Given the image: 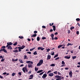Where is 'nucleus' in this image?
Listing matches in <instances>:
<instances>
[{
	"instance_id": "obj_1",
	"label": "nucleus",
	"mask_w": 80,
	"mask_h": 80,
	"mask_svg": "<svg viewBox=\"0 0 80 80\" xmlns=\"http://www.w3.org/2000/svg\"><path fill=\"white\" fill-rule=\"evenodd\" d=\"M22 70L23 71L24 73H26V72H28V69H27V65L25 66V67L23 68Z\"/></svg>"
},
{
	"instance_id": "obj_2",
	"label": "nucleus",
	"mask_w": 80,
	"mask_h": 80,
	"mask_svg": "<svg viewBox=\"0 0 80 80\" xmlns=\"http://www.w3.org/2000/svg\"><path fill=\"white\" fill-rule=\"evenodd\" d=\"M43 60L42 59L40 60L39 63H38L37 64V67H38V66H40L41 65H42V64H43Z\"/></svg>"
},
{
	"instance_id": "obj_3",
	"label": "nucleus",
	"mask_w": 80,
	"mask_h": 80,
	"mask_svg": "<svg viewBox=\"0 0 80 80\" xmlns=\"http://www.w3.org/2000/svg\"><path fill=\"white\" fill-rule=\"evenodd\" d=\"M25 47V46L22 45L21 47H18V48L19 49L18 52H20L22 51L21 50H23Z\"/></svg>"
},
{
	"instance_id": "obj_4",
	"label": "nucleus",
	"mask_w": 80,
	"mask_h": 80,
	"mask_svg": "<svg viewBox=\"0 0 80 80\" xmlns=\"http://www.w3.org/2000/svg\"><path fill=\"white\" fill-rule=\"evenodd\" d=\"M55 78H57L56 79L57 80H61V77L58 75H56L55 76Z\"/></svg>"
},
{
	"instance_id": "obj_5",
	"label": "nucleus",
	"mask_w": 80,
	"mask_h": 80,
	"mask_svg": "<svg viewBox=\"0 0 80 80\" xmlns=\"http://www.w3.org/2000/svg\"><path fill=\"white\" fill-rule=\"evenodd\" d=\"M7 45L6 46V47L7 48L9 45H12L13 44V43H12V42H7Z\"/></svg>"
},
{
	"instance_id": "obj_6",
	"label": "nucleus",
	"mask_w": 80,
	"mask_h": 80,
	"mask_svg": "<svg viewBox=\"0 0 80 80\" xmlns=\"http://www.w3.org/2000/svg\"><path fill=\"white\" fill-rule=\"evenodd\" d=\"M47 77V75L46 74H44L42 76V78H43V79H45V78Z\"/></svg>"
},
{
	"instance_id": "obj_7",
	"label": "nucleus",
	"mask_w": 80,
	"mask_h": 80,
	"mask_svg": "<svg viewBox=\"0 0 80 80\" xmlns=\"http://www.w3.org/2000/svg\"><path fill=\"white\" fill-rule=\"evenodd\" d=\"M26 63H30V64H33V62L30 61H26Z\"/></svg>"
},
{
	"instance_id": "obj_8",
	"label": "nucleus",
	"mask_w": 80,
	"mask_h": 80,
	"mask_svg": "<svg viewBox=\"0 0 80 80\" xmlns=\"http://www.w3.org/2000/svg\"><path fill=\"white\" fill-rule=\"evenodd\" d=\"M70 77H72V71H70L69 73Z\"/></svg>"
},
{
	"instance_id": "obj_9",
	"label": "nucleus",
	"mask_w": 80,
	"mask_h": 80,
	"mask_svg": "<svg viewBox=\"0 0 80 80\" xmlns=\"http://www.w3.org/2000/svg\"><path fill=\"white\" fill-rule=\"evenodd\" d=\"M51 58V56L50 55H48L47 56V60H50Z\"/></svg>"
},
{
	"instance_id": "obj_10",
	"label": "nucleus",
	"mask_w": 80,
	"mask_h": 80,
	"mask_svg": "<svg viewBox=\"0 0 80 80\" xmlns=\"http://www.w3.org/2000/svg\"><path fill=\"white\" fill-rule=\"evenodd\" d=\"M48 76H49V77H53V73H50L49 74Z\"/></svg>"
},
{
	"instance_id": "obj_11",
	"label": "nucleus",
	"mask_w": 80,
	"mask_h": 80,
	"mask_svg": "<svg viewBox=\"0 0 80 80\" xmlns=\"http://www.w3.org/2000/svg\"><path fill=\"white\" fill-rule=\"evenodd\" d=\"M65 58H66L67 59H70V56L68 57V56H66L64 57Z\"/></svg>"
},
{
	"instance_id": "obj_12",
	"label": "nucleus",
	"mask_w": 80,
	"mask_h": 80,
	"mask_svg": "<svg viewBox=\"0 0 80 80\" xmlns=\"http://www.w3.org/2000/svg\"><path fill=\"white\" fill-rule=\"evenodd\" d=\"M8 49H9V50H12V48L10 46H8Z\"/></svg>"
},
{
	"instance_id": "obj_13",
	"label": "nucleus",
	"mask_w": 80,
	"mask_h": 80,
	"mask_svg": "<svg viewBox=\"0 0 80 80\" xmlns=\"http://www.w3.org/2000/svg\"><path fill=\"white\" fill-rule=\"evenodd\" d=\"M28 68H32V65L31 64H28Z\"/></svg>"
},
{
	"instance_id": "obj_14",
	"label": "nucleus",
	"mask_w": 80,
	"mask_h": 80,
	"mask_svg": "<svg viewBox=\"0 0 80 80\" xmlns=\"http://www.w3.org/2000/svg\"><path fill=\"white\" fill-rule=\"evenodd\" d=\"M13 52L14 53H18V51L17 49H16V50H13Z\"/></svg>"
},
{
	"instance_id": "obj_15",
	"label": "nucleus",
	"mask_w": 80,
	"mask_h": 80,
	"mask_svg": "<svg viewBox=\"0 0 80 80\" xmlns=\"http://www.w3.org/2000/svg\"><path fill=\"white\" fill-rule=\"evenodd\" d=\"M43 72V70H40L38 71L37 72V73H41V72Z\"/></svg>"
},
{
	"instance_id": "obj_16",
	"label": "nucleus",
	"mask_w": 80,
	"mask_h": 80,
	"mask_svg": "<svg viewBox=\"0 0 80 80\" xmlns=\"http://www.w3.org/2000/svg\"><path fill=\"white\" fill-rule=\"evenodd\" d=\"M52 27L53 28V30L54 31H55V30H56V28H55V26H52Z\"/></svg>"
},
{
	"instance_id": "obj_17",
	"label": "nucleus",
	"mask_w": 80,
	"mask_h": 80,
	"mask_svg": "<svg viewBox=\"0 0 80 80\" xmlns=\"http://www.w3.org/2000/svg\"><path fill=\"white\" fill-rule=\"evenodd\" d=\"M37 36V34H34L31 36V37H35Z\"/></svg>"
},
{
	"instance_id": "obj_18",
	"label": "nucleus",
	"mask_w": 80,
	"mask_h": 80,
	"mask_svg": "<svg viewBox=\"0 0 80 80\" xmlns=\"http://www.w3.org/2000/svg\"><path fill=\"white\" fill-rule=\"evenodd\" d=\"M19 61L20 63H23V61H22V60H21L20 59H19Z\"/></svg>"
},
{
	"instance_id": "obj_19",
	"label": "nucleus",
	"mask_w": 80,
	"mask_h": 80,
	"mask_svg": "<svg viewBox=\"0 0 80 80\" xmlns=\"http://www.w3.org/2000/svg\"><path fill=\"white\" fill-rule=\"evenodd\" d=\"M63 46V45H60L58 46V48H61V47H62Z\"/></svg>"
},
{
	"instance_id": "obj_20",
	"label": "nucleus",
	"mask_w": 80,
	"mask_h": 80,
	"mask_svg": "<svg viewBox=\"0 0 80 80\" xmlns=\"http://www.w3.org/2000/svg\"><path fill=\"white\" fill-rule=\"evenodd\" d=\"M3 51L4 52H5V53H7V50L5 49H3Z\"/></svg>"
},
{
	"instance_id": "obj_21",
	"label": "nucleus",
	"mask_w": 80,
	"mask_h": 80,
	"mask_svg": "<svg viewBox=\"0 0 80 80\" xmlns=\"http://www.w3.org/2000/svg\"><path fill=\"white\" fill-rule=\"evenodd\" d=\"M73 45V44L68 43L67 45V46H69V45Z\"/></svg>"
},
{
	"instance_id": "obj_22",
	"label": "nucleus",
	"mask_w": 80,
	"mask_h": 80,
	"mask_svg": "<svg viewBox=\"0 0 80 80\" xmlns=\"http://www.w3.org/2000/svg\"><path fill=\"white\" fill-rule=\"evenodd\" d=\"M51 67H55V65L54 64H52L51 65H50Z\"/></svg>"
},
{
	"instance_id": "obj_23",
	"label": "nucleus",
	"mask_w": 80,
	"mask_h": 80,
	"mask_svg": "<svg viewBox=\"0 0 80 80\" xmlns=\"http://www.w3.org/2000/svg\"><path fill=\"white\" fill-rule=\"evenodd\" d=\"M62 65H65V62L63 61H62Z\"/></svg>"
},
{
	"instance_id": "obj_24",
	"label": "nucleus",
	"mask_w": 80,
	"mask_h": 80,
	"mask_svg": "<svg viewBox=\"0 0 80 80\" xmlns=\"http://www.w3.org/2000/svg\"><path fill=\"white\" fill-rule=\"evenodd\" d=\"M17 45V42H16L15 43L13 44V45H14V46H15Z\"/></svg>"
},
{
	"instance_id": "obj_25",
	"label": "nucleus",
	"mask_w": 80,
	"mask_h": 80,
	"mask_svg": "<svg viewBox=\"0 0 80 80\" xmlns=\"http://www.w3.org/2000/svg\"><path fill=\"white\" fill-rule=\"evenodd\" d=\"M24 59H27V56L26 55H25L24 56Z\"/></svg>"
},
{
	"instance_id": "obj_26",
	"label": "nucleus",
	"mask_w": 80,
	"mask_h": 80,
	"mask_svg": "<svg viewBox=\"0 0 80 80\" xmlns=\"http://www.w3.org/2000/svg\"><path fill=\"white\" fill-rule=\"evenodd\" d=\"M35 70L36 72H37V71H38V68H36V67H35Z\"/></svg>"
},
{
	"instance_id": "obj_27",
	"label": "nucleus",
	"mask_w": 80,
	"mask_h": 80,
	"mask_svg": "<svg viewBox=\"0 0 80 80\" xmlns=\"http://www.w3.org/2000/svg\"><path fill=\"white\" fill-rule=\"evenodd\" d=\"M34 49H35V48H34L32 49H30V51H33V50H34Z\"/></svg>"
},
{
	"instance_id": "obj_28",
	"label": "nucleus",
	"mask_w": 80,
	"mask_h": 80,
	"mask_svg": "<svg viewBox=\"0 0 80 80\" xmlns=\"http://www.w3.org/2000/svg\"><path fill=\"white\" fill-rule=\"evenodd\" d=\"M33 55H37V51H35L34 52Z\"/></svg>"
},
{
	"instance_id": "obj_29",
	"label": "nucleus",
	"mask_w": 80,
	"mask_h": 80,
	"mask_svg": "<svg viewBox=\"0 0 80 80\" xmlns=\"http://www.w3.org/2000/svg\"><path fill=\"white\" fill-rule=\"evenodd\" d=\"M37 41H40V38L39 37H38L37 38Z\"/></svg>"
},
{
	"instance_id": "obj_30",
	"label": "nucleus",
	"mask_w": 80,
	"mask_h": 80,
	"mask_svg": "<svg viewBox=\"0 0 80 80\" xmlns=\"http://www.w3.org/2000/svg\"><path fill=\"white\" fill-rule=\"evenodd\" d=\"M19 38H20L21 39H23V37L22 36H19Z\"/></svg>"
},
{
	"instance_id": "obj_31",
	"label": "nucleus",
	"mask_w": 80,
	"mask_h": 80,
	"mask_svg": "<svg viewBox=\"0 0 80 80\" xmlns=\"http://www.w3.org/2000/svg\"><path fill=\"white\" fill-rule=\"evenodd\" d=\"M15 73H12V77L15 76Z\"/></svg>"
},
{
	"instance_id": "obj_32",
	"label": "nucleus",
	"mask_w": 80,
	"mask_h": 80,
	"mask_svg": "<svg viewBox=\"0 0 80 80\" xmlns=\"http://www.w3.org/2000/svg\"><path fill=\"white\" fill-rule=\"evenodd\" d=\"M46 50H47V52H50V49H46Z\"/></svg>"
},
{
	"instance_id": "obj_33",
	"label": "nucleus",
	"mask_w": 80,
	"mask_h": 80,
	"mask_svg": "<svg viewBox=\"0 0 80 80\" xmlns=\"http://www.w3.org/2000/svg\"><path fill=\"white\" fill-rule=\"evenodd\" d=\"M72 59H75L76 58H77V56H72Z\"/></svg>"
},
{
	"instance_id": "obj_34",
	"label": "nucleus",
	"mask_w": 80,
	"mask_h": 80,
	"mask_svg": "<svg viewBox=\"0 0 80 80\" xmlns=\"http://www.w3.org/2000/svg\"><path fill=\"white\" fill-rule=\"evenodd\" d=\"M4 57L2 56H0V58H2V59H3Z\"/></svg>"
},
{
	"instance_id": "obj_35",
	"label": "nucleus",
	"mask_w": 80,
	"mask_h": 80,
	"mask_svg": "<svg viewBox=\"0 0 80 80\" xmlns=\"http://www.w3.org/2000/svg\"><path fill=\"white\" fill-rule=\"evenodd\" d=\"M53 73H54L55 74H57V71L54 72Z\"/></svg>"
},
{
	"instance_id": "obj_36",
	"label": "nucleus",
	"mask_w": 80,
	"mask_h": 80,
	"mask_svg": "<svg viewBox=\"0 0 80 80\" xmlns=\"http://www.w3.org/2000/svg\"><path fill=\"white\" fill-rule=\"evenodd\" d=\"M1 62H3L4 61H5V59H2L1 60Z\"/></svg>"
},
{
	"instance_id": "obj_37",
	"label": "nucleus",
	"mask_w": 80,
	"mask_h": 80,
	"mask_svg": "<svg viewBox=\"0 0 80 80\" xmlns=\"http://www.w3.org/2000/svg\"><path fill=\"white\" fill-rule=\"evenodd\" d=\"M76 20L77 21H80V19L79 18H77L76 19Z\"/></svg>"
},
{
	"instance_id": "obj_38",
	"label": "nucleus",
	"mask_w": 80,
	"mask_h": 80,
	"mask_svg": "<svg viewBox=\"0 0 80 80\" xmlns=\"http://www.w3.org/2000/svg\"><path fill=\"white\" fill-rule=\"evenodd\" d=\"M58 57V54H56L54 56V58H56V57Z\"/></svg>"
},
{
	"instance_id": "obj_39",
	"label": "nucleus",
	"mask_w": 80,
	"mask_h": 80,
	"mask_svg": "<svg viewBox=\"0 0 80 80\" xmlns=\"http://www.w3.org/2000/svg\"><path fill=\"white\" fill-rule=\"evenodd\" d=\"M74 28V27H71V28H70V29L71 30H72V29H73L74 28Z\"/></svg>"
},
{
	"instance_id": "obj_40",
	"label": "nucleus",
	"mask_w": 80,
	"mask_h": 80,
	"mask_svg": "<svg viewBox=\"0 0 80 80\" xmlns=\"http://www.w3.org/2000/svg\"><path fill=\"white\" fill-rule=\"evenodd\" d=\"M50 72H52V71L49 70L47 72V74H48V73H50Z\"/></svg>"
},
{
	"instance_id": "obj_41",
	"label": "nucleus",
	"mask_w": 80,
	"mask_h": 80,
	"mask_svg": "<svg viewBox=\"0 0 80 80\" xmlns=\"http://www.w3.org/2000/svg\"><path fill=\"white\" fill-rule=\"evenodd\" d=\"M42 40H45V39H46V37H43L42 38Z\"/></svg>"
},
{
	"instance_id": "obj_42",
	"label": "nucleus",
	"mask_w": 80,
	"mask_h": 80,
	"mask_svg": "<svg viewBox=\"0 0 80 80\" xmlns=\"http://www.w3.org/2000/svg\"><path fill=\"white\" fill-rule=\"evenodd\" d=\"M51 37H54V35H53V34H52L51 35Z\"/></svg>"
},
{
	"instance_id": "obj_43",
	"label": "nucleus",
	"mask_w": 80,
	"mask_h": 80,
	"mask_svg": "<svg viewBox=\"0 0 80 80\" xmlns=\"http://www.w3.org/2000/svg\"><path fill=\"white\" fill-rule=\"evenodd\" d=\"M18 74L20 76L22 75V73H21V72H19L18 73Z\"/></svg>"
},
{
	"instance_id": "obj_44",
	"label": "nucleus",
	"mask_w": 80,
	"mask_h": 80,
	"mask_svg": "<svg viewBox=\"0 0 80 80\" xmlns=\"http://www.w3.org/2000/svg\"><path fill=\"white\" fill-rule=\"evenodd\" d=\"M41 50H42V51L43 50H44V48H43L41 47Z\"/></svg>"
},
{
	"instance_id": "obj_45",
	"label": "nucleus",
	"mask_w": 80,
	"mask_h": 80,
	"mask_svg": "<svg viewBox=\"0 0 80 80\" xmlns=\"http://www.w3.org/2000/svg\"><path fill=\"white\" fill-rule=\"evenodd\" d=\"M44 73V72H42L40 73L39 74L40 75H42Z\"/></svg>"
},
{
	"instance_id": "obj_46",
	"label": "nucleus",
	"mask_w": 80,
	"mask_h": 80,
	"mask_svg": "<svg viewBox=\"0 0 80 80\" xmlns=\"http://www.w3.org/2000/svg\"><path fill=\"white\" fill-rule=\"evenodd\" d=\"M5 46H2L1 48H5Z\"/></svg>"
},
{
	"instance_id": "obj_47",
	"label": "nucleus",
	"mask_w": 80,
	"mask_h": 80,
	"mask_svg": "<svg viewBox=\"0 0 80 80\" xmlns=\"http://www.w3.org/2000/svg\"><path fill=\"white\" fill-rule=\"evenodd\" d=\"M54 53H55V52H53L51 54V55H54Z\"/></svg>"
},
{
	"instance_id": "obj_48",
	"label": "nucleus",
	"mask_w": 80,
	"mask_h": 80,
	"mask_svg": "<svg viewBox=\"0 0 80 80\" xmlns=\"http://www.w3.org/2000/svg\"><path fill=\"white\" fill-rule=\"evenodd\" d=\"M41 47H38V50H41Z\"/></svg>"
},
{
	"instance_id": "obj_49",
	"label": "nucleus",
	"mask_w": 80,
	"mask_h": 80,
	"mask_svg": "<svg viewBox=\"0 0 80 80\" xmlns=\"http://www.w3.org/2000/svg\"><path fill=\"white\" fill-rule=\"evenodd\" d=\"M76 33L77 35H78V34H79V31H77L76 32Z\"/></svg>"
},
{
	"instance_id": "obj_50",
	"label": "nucleus",
	"mask_w": 80,
	"mask_h": 80,
	"mask_svg": "<svg viewBox=\"0 0 80 80\" xmlns=\"http://www.w3.org/2000/svg\"><path fill=\"white\" fill-rule=\"evenodd\" d=\"M3 49H1L0 50V53H1V52H2V51H3Z\"/></svg>"
},
{
	"instance_id": "obj_51",
	"label": "nucleus",
	"mask_w": 80,
	"mask_h": 80,
	"mask_svg": "<svg viewBox=\"0 0 80 80\" xmlns=\"http://www.w3.org/2000/svg\"><path fill=\"white\" fill-rule=\"evenodd\" d=\"M30 77H32L33 78V75H30Z\"/></svg>"
},
{
	"instance_id": "obj_52",
	"label": "nucleus",
	"mask_w": 80,
	"mask_h": 80,
	"mask_svg": "<svg viewBox=\"0 0 80 80\" xmlns=\"http://www.w3.org/2000/svg\"><path fill=\"white\" fill-rule=\"evenodd\" d=\"M42 28H46V27L44 26H42Z\"/></svg>"
},
{
	"instance_id": "obj_53",
	"label": "nucleus",
	"mask_w": 80,
	"mask_h": 80,
	"mask_svg": "<svg viewBox=\"0 0 80 80\" xmlns=\"http://www.w3.org/2000/svg\"><path fill=\"white\" fill-rule=\"evenodd\" d=\"M68 33H70V30H68Z\"/></svg>"
},
{
	"instance_id": "obj_54",
	"label": "nucleus",
	"mask_w": 80,
	"mask_h": 80,
	"mask_svg": "<svg viewBox=\"0 0 80 80\" xmlns=\"http://www.w3.org/2000/svg\"><path fill=\"white\" fill-rule=\"evenodd\" d=\"M27 53H29V54H31V52H27Z\"/></svg>"
},
{
	"instance_id": "obj_55",
	"label": "nucleus",
	"mask_w": 80,
	"mask_h": 80,
	"mask_svg": "<svg viewBox=\"0 0 80 80\" xmlns=\"http://www.w3.org/2000/svg\"><path fill=\"white\" fill-rule=\"evenodd\" d=\"M7 72H4L3 73L2 75H6Z\"/></svg>"
},
{
	"instance_id": "obj_56",
	"label": "nucleus",
	"mask_w": 80,
	"mask_h": 80,
	"mask_svg": "<svg viewBox=\"0 0 80 80\" xmlns=\"http://www.w3.org/2000/svg\"><path fill=\"white\" fill-rule=\"evenodd\" d=\"M58 59H59V58L58 57L56 58L55 59V60H58Z\"/></svg>"
},
{
	"instance_id": "obj_57",
	"label": "nucleus",
	"mask_w": 80,
	"mask_h": 80,
	"mask_svg": "<svg viewBox=\"0 0 80 80\" xmlns=\"http://www.w3.org/2000/svg\"><path fill=\"white\" fill-rule=\"evenodd\" d=\"M54 39L55 40H57L58 39V38H57V37H55L54 38Z\"/></svg>"
},
{
	"instance_id": "obj_58",
	"label": "nucleus",
	"mask_w": 80,
	"mask_h": 80,
	"mask_svg": "<svg viewBox=\"0 0 80 80\" xmlns=\"http://www.w3.org/2000/svg\"><path fill=\"white\" fill-rule=\"evenodd\" d=\"M34 33H37V31H34Z\"/></svg>"
},
{
	"instance_id": "obj_59",
	"label": "nucleus",
	"mask_w": 80,
	"mask_h": 80,
	"mask_svg": "<svg viewBox=\"0 0 80 80\" xmlns=\"http://www.w3.org/2000/svg\"><path fill=\"white\" fill-rule=\"evenodd\" d=\"M75 72H77V73H78V72H79V71H78V70H76L75 71Z\"/></svg>"
},
{
	"instance_id": "obj_60",
	"label": "nucleus",
	"mask_w": 80,
	"mask_h": 80,
	"mask_svg": "<svg viewBox=\"0 0 80 80\" xmlns=\"http://www.w3.org/2000/svg\"><path fill=\"white\" fill-rule=\"evenodd\" d=\"M71 53H73V51H71Z\"/></svg>"
},
{
	"instance_id": "obj_61",
	"label": "nucleus",
	"mask_w": 80,
	"mask_h": 80,
	"mask_svg": "<svg viewBox=\"0 0 80 80\" xmlns=\"http://www.w3.org/2000/svg\"><path fill=\"white\" fill-rule=\"evenodd\" d=\"M65 70H68V68H65Z\"/></svg>"
},
{
	"instance_id": "obj_62",
	"label": "nucleus",
	"mask_w": 80,
	"mask_h": 80,
	"mask_svg": "<svg viewBox=\"0 0 80 80\" xmlns=\"http://www.w3.org/2000/svg\"><path fill=\"white\" fill-rule=\"evenodd\" d=\"M0 78H3V77L2 76L0 75Z\"/></svg>"
},
{
	"instance_id": "obj_63",
	"label": "nucleus",
	"mask_w": 80,
	"mask_h": 80,
	"mask_svg": "<svg viewBox=\"0 0 80 80\" xmlns=\"http://www.w3.org/2000/svg\"><path fill=\"white\" fill-rule=\"evenodd\" d=\"M28 41H29V42H30V39L28 38Z\"/></svg>"
},
{
	"instance_id": "obj_64",
	"label": "nucleus",
	"mask_w": 80,
	"mask_h": 80,
	"mask_svg": "<svg viewBox=\"0 0 80 80\" xmlns=\"http://www.w3.org/2000/svg\"><path fill=\"white\" fill-rule=\"evenodd\" d=\"M78 26H79V27H80V24H79V23H78Z\"/></svg>"
}]
</instances>
